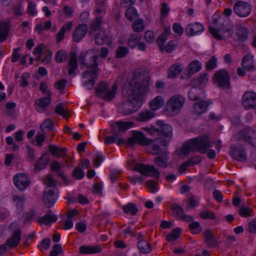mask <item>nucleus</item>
I'll use <instances>...</instances> for the list:
<instances>
[{
	"mask_svg": "<svg viewBox=\"0 0 256 256\" xmlns=\"http://www.w3.org/2000/svg\"><path fill=\"white\" fill-rule=\"evenodd\" d=\"M148 86V76L139 74L124 88L122 94L124 97L129 98L128 102L135 112L142 106V96L147 92Z\"/></svg>",
	"mask_w": 256,
	"mask_h": 256,
	"instance_id": "nucleus-1",
	"label": "nucleus"
},
{
	"mask_svg": "<svg viewBox=\"0 0 256 256\" xmlns=\"http://www.w3.org/2000/svg\"><path fill=\"white\" fill-rule=\"evenodd\" d=\"M212 146V142L210 140L208 136H201L188 141L183 146L182 152L186 155L188 154L191 151H196L201 154H205L208 148Z\"/></svg>",
	"mask_w": 256,
	"mask_h": 256,
	"instance_id": "nucleus-2",
	"label": "nucleus"
},
{
	"mask_svg": "<svg viewBox=\"0 0 256 256\" xmlns=\"http://www.w3.org/2000/svg\"><path fill=\"white\" fill-rule=\"evenodd\" d=\"M118 90V84L114 82L111 89L109 88L108 83L101 82L96 88L98 96L106 101H110L115 97Z\"/></svg>",
	"mask_w": 256,
	"mask_h": 256,
	"instance_id": "nucleus-3",
	"label": "nucleus"
},
{
	"mask_svg": "<svg viewBox=\"0 0 256 256\" xmlns=\"http://www.w3.org/2000/svg\"><path fill=\"white\" fill-rule=\"evenodd\" d=\"M230 76L228 70L222 69L214 73L212 80L214 84L221 90H229L230 88Z\"/></svg>",
	"mask_w": 256,
	"mask_h": 256,
	"instance_id": "nucleus-4",
	"label": "nucleus"
},
{
	"mask_svg": "<svg viewBox=\"0 0 256 256\" xmlns=\"http://www.w3.org/2000/svg\"><path fill=\"white\" fill-rule=\"evenodd\" d=\"M184 98L181 95L172 96L166 103V111L172 116L176 115L180 112L184 104Z\"/></svg>",
	"mask_w": 256,
	"mask_h": 256,
	"instance_id": "nucleus-5",
	"label": "nucleus"
},
{
	"mask_svg": "<svg viewBox=\"0 0 256 256\" xmlns=\"http://www.w3.org/2000/svg\"><path fill=\"white\" fill-rule=\"evenodd\" d=\"M236 141L244 140L256 148V132L252 128H246L234 135Z\"/></svg>",
	"mask_w": 256,
	"mask_h": 256,
	"instance_id": "nucleus-6",
	"label": "nucleus"
},
{
	"mask_svg": "<svg viewBox=\"0 0 256 256\" xmlns=\"http://www.w3.org/2000/svg\"><path fill=\"white\" fill-rule=\"evenodd\" d=\"M168 144L167 140H163L162 138H158L154 140L149 139L146 146L149 152L153 155H159L164 151L162 147L166 146Z\"/></svg>",
	"mask_w": 256,
	"mask_h": 256,
	"instance_id": "nucleus-7",
	"label": "nucleus"
},
{
	"mask_svg": "<svg viewBox=\"0 0 256 256\" xmlns=\"http://www.w3.org/2000/svg\"><path fill=\"white\" fill-rule=\"evenodd\" d=\"M156 136H161L163 140H167L168 142L172 136V129L170 125L166 124L162 120L156 122Z\"/></svg>",
	"mask_w": 256,
	"mask_h": 256,
	"instance_id": "nucleus-8",
	"label": "nucleus"
},
{
	"mask_svg": "<svg viewBox=\"0 0 256 256\" xmlns=\"http://www.w3.org/2000/svg\"><path fill=\"white\" fill-rule=\"evenodd\" d=\"M79 59L82 64L91 68H98V56L94 54L92 51H88L84 54H81Z\"/></svg>",
	"mask_w": 256,
	"mask_h": 256,
	"instance_id": "nucleus-9",
	"label": "nucleus"
},
{
	"mask_svg": "<svg viewBox=\"0 0 256 256\" xmlns=\"http://www.w3.org/2000/svg\"><path fill=\"white\" fill-rule=\"evenodd\" d=\"M134 170L142 175L152 176L156 178H158L160 174L159 171L152 165L138 164L134 166Z\"/></svg>",
	"mask_w": 256,
	"mask_h": 256,
	"instance_id": "nucleus-10",
	"label": "nucleus"
},
{
	"mask_svg": "<svg viewBox=\"0 0 256 256\" xmlns=\"http://www.w3.org/2000/svg\"><path fill=\"white\" fill-rule=\"evenodd\" d=\"M252 7L248 2L242 1H238L234 6V12L238 16L245 18L250 15L251 12Z\"/></svg>",
	"mask_w": 256,
	"mask_h": 256,
	"instance_id": "nucleus-11",
	"label": "nucleus"
},
{
	"mask_svg": "<svg viewBox=\"0 0 256 256\" xmlns=\"http://www.w3.org/2000/svg\"><path fill=\"white\" fill-rule=\"evenodd\" d=\"M209 32L211 34L212 36L218 40H221L224 38L225 36L224 35L226 33H227V37L230 38L232 36L233 32L232 28L230 26H227L224 24H222V28L218 30H216L212 27L208 28Z\"/></svg>",
	"mask_w": 256,
	"mask_h": 256,
	"instance_id": "nucleus-12",
	"label": "nucleus"
},
{
	"mask_svg": "<svg viewBox=\"0 0 256 256\" xmlns=\"http://www.w3.org/2000/svg\"><path fill=\"white\" fill-rule=\"evenodd\" d=\"M242 104L246 110L256 108V94L254 92H246L242 97Z\"/></svg>",
	"mask_w": 256,
	"mask_h": 256,
	"instance_id": "nucleus-13",
	"label": "nucleus"
},
{
	"mask_svg": "<svg viewBox=\"0 0 256 256\" xmlns=\"http://www.w3.org/2000/svg\"><path fill=\"white\" fill-rule=\"evenodd\" d=\"M230 154L232 158L238 161L242 162L246 159L244 148L240 145H232L230 147Z\"/></svg>",
	"mask_w": 256,
	"mask_h": 256,
	"instance_id": "nucleus-14",
	"label": "nucleus"
},
{
	"mask_svg": "<svg viewBox=\"0 0 256 256\" xmlns=\"http://www.w3.org/2000/svg\"><path fill=\"white\" fill-rule=\"evenodd\" d=\"M96 70L91 68L82 74L83 78L86 79L84 84L86 86L88 90H91L94 86L95 80L97 78Z\"/></svg>",
	"mask_w": 256,
	"mask_h": 256,
	"instance_id": "nucleus-15",
	"label": "nucleus"
},
{
	"mask_svg": "<svg viewBox=\"0 0 256 256\" xmlns=\"http://www.w3.org/2000/svg\"><path fill=\"white\" fill-rule=\"evenodd\" d=\"M149 139H147L144 134L140 132H134L132 136L127 140V144L133 146L138 143L142 146H146Z\"/></svg>",
	"mask_w": 256,
	"mask_h": 256,
	"instance_id": "nucleus-16",
	"label": "nucleus"
},
{
	"mask_svg": "<svg viewBox=\"0 0 256 256\" xmlns=\"http://www.w3.org/2000/svg\"><path fill=\"white\" fill-rule=\"evenodd\" d=\"M204 242L210 248H218L220 244V242H218L215 238L212 232L210 230H206L203 232Z\"/></svg>",
	"mask_w": 256,
	"mask_h": 256,
	"instance_id": "nucleus-17",
	"label": "nucleus"
},
{
	"mask_svg": "<svg viewBox=\"0 0 256 256\" xmlns=\"http://www.w3.org/2000/svg\"><path fill=\"white\" fill-rule=\"evenodd\" d=\"M14 185L20 190L26 189L30 184L26 175L20 173L16 174L13 178Z\"/></svg>",
	"mask_w": 256,
	"mask_h": 256,
	"instance_id": "nucleus-18",
	"label": "nucleus"
},
{
	"mask_svg": "<svg viewBox=\"0 0 256 256\" xmlns=\"http://www.w3.org/2000/svg\"><path fill=\"white\" fill-rule=\"evenodd\" d=\"M168 152L164 150L159 156L155 158L154 162L157 166L166 168L168 164Z\"/></svg>",
	"mask_w": 256,
	"mask_h": 256,
	"instance_id": "nucleus-19",
	"label": "nucleus"
},
{
	"mask_svg": "<svg viewBox=\"0 0 256 256\" xmlns=\"http://www.w3.org/2000/svg\"><path fill=\"white\" fill-rule=\"evenodd\" d=\"M88 32V26L86 24H80L75 29L74 32L72 36L74 40L76 42H79L85 36Z\"/></svg>",
	"mask_w": 256,
	"mask_h": 256,
	"instance_id": "nucleus-20",
	"label": "nucleus"
},
{
	"mask_svg": "<svg viewBox=\"0 0 256 256\" xmlns=\"http://www.w3.org/2000/svg\"><path fill=\"white\" fill-rule=\"evenodd\" d=\"M42 201L47 208L53 206L56 201L54 192L53 189H46L42 196Z\"/></svg>",
	"mask_w": 256,
	"mask_h": 256,
	"instance_id": "nucleus-21",
	"label": "nucleus"
},
{
	"mask_svg": "<svg viewBox=\"0 0 256 256\" xmlns=\"http://www.w3.org/2000/svg\"><path fill=\"white\" fill-rule=\"evenodd\" d=\"M21 240V231L20 229H18L15 230L10 238H8L6 241V244L11 248L16 247Z\"/></svg>",
	"mask_w": 256,
	"mask_h": 256,
	"instance_id": "nucleus-22",
	"label": "nucleus"
},
{
	"mask_svg": "<svg viewBox=\"0 0 256 256\" xmlns=\"http://www.w3.org/2000/svg\"><path fill=\"white\" fill-rule=\"evenodd\" d=\"M204 30V26L198 23L194 22L189 24L186 29V33L188 36H194L202 32Z\"/></svg>",
	"mask_w": 256,
	"mask_h": 256,
	"instance_id": "nucleus-23",
	"label": "nucleus"
},
{
	"mask_svg": "<svg viewBox=\"0 0 256 256\" xmlns=\"http://www.w3.org/2000/svg\"><path fill=\"white\" fill-rule=\"evenodd\" d=\"M236 34L239 41L244 42L248 39V29L242 26L241 24H236Z\"/></svg>",
	"mask_w": 256,
	"mask_h": 256,
	"instance_id": "nucleus-24",
	"label": "nucleus"
},
{
	"mask_svg": "<svg viewBox=\"0 0 256 256\" xmlns=\"http://www.w3.org/2000/svg\"><path fill=\"white\" fill-rule=\"evenodd\" d=\"M69 56L68 60V74L70 75H72L78 68L76 54L75 52H72L70 53Z\"/></svg>",
	"mask_w": 256,
	"mask_h": 256,
	"instance_id": "nucleus-25",
	"label": "nucleus"
},
{
	"mask_svg": "<svg viewBox=\"0 0 256 256\" xmlns=\"http://www.w3.org/2000/svg\"><path fill=\"white\" fill-rule=\"evenodd\" d=\"M102 251V248L98 245L82 246L79 248V252L81 254H93L99 253Z\"/></svg>",
	"mask_w": 256,
	"mask_h": 256,
	"instance_id": "nucleus-26",
	"label": "nucleus"
},
{
	"mask_svg": "<svg viewBox=\"0 0 256 256\" xmlns=\"http://www.w3.org/2000/svg\"><path fill=\"white\" fill-rule=\"evenodd\" d=\"M253 56L252 55L244 56L242 60L241 65L246 70L252 71L254 70Z\"/></svg>",
	"mask_w": 256,
	"mask_h": 256,
	"instance_id": "nucleus-27",
	"label": "nucleus"
},
{
	"mask_svg": "<svg viewBox=\"0 0 256 256\" xmlns=\"http://www.w3.org/2000/svg\"><path fill=\"white\" fill-rule=\"evenodd\" d=\"M52 94L50 91L47 92V96L40 98L35 102V104L42 109L46 108L51 103V96Z\"/></svg>",
	"mask_w": 256,
	"mask_h": 256,
	"instance_id": "nucleus-28",
	"label": "nucleus"
},
{
	"mask_svg": "<svg viewBox=\"0 0 256 256\" xmlns=\"http://www.w3.org/2000/svg\"><path fill=\"white\" fill-rule=\"evenodd\" d=\"M48 149L50 153L53 156H56L58 158L60 157L66 158V148H60L53 145H49Z\"/></svg>",
	"mask_w": 256,
	"mask_h": 256,
	"instance_id": "nucleus-29",
	"label": "nucleus"
},
{
	"mask_svg": "<svg viewBox=\"0 0 256 256\" xmlns=\"http://www.w3.org/2000/svg\"><path fill=\"white\" fill-rule=\"evenodd\" d=\"M58 220V218L54 214H48L43 216H39L37 218L36 221L40 224H46L48 225L50 223L55 222Z\"/></svg>",
	"mask_w": 256,
	"mask_h": 256,
	"instance_id": "nucleus-30",
	"label": "nucleus"
},
{
	"mask_svg": "<svg viewBox=\"0 0 256 256\" xmlns=\"http://www.w3.org/2000/svg\"><path fill=\"white\" fill-rule=\"evenodd\" d=\"M10 24L8 22H0V42L5 40L8 37Z\"/></svg>",
	"mask_w": 256,
	"mask_h": 256,
	"instance_id": "nucleus-31",
	"label": "nucleus"
},
{
	"mask_svg": "<svg viewBox=\"0 0 256 256\" xmlns=\"http://www.w3.org/2000/svg\"><path fill=\"white\" fill-rule=\"evenodd\" d=\"M61 168L60 164L56 161L52 162L50 164V169L52 171L57 172L58 176L60 177L66 184H68L69 182L68 178L64 175L63 172L60 171Z\"/></svg>",
	"mask_w": 256,
	"mask_h": 256,
	"instance_id": "nucleus-32",
	"label": "nucleus"
},
{
	"mask_svg": "<svg viewBox=\"0 0 256 256\" xmlns=\"http://www.w3.org/2000/svg\"><path fill=\"white\" fill-rule=\"evenodd\" d=\"M118 111L124 115L128 114L135 112L130 103L128 101L123 102L118 106Z\"/></svg>",
	"mask_w": 256,
	"mask_h": 256,
	"instance_id": "nucleus-33",
	"label": "nucleus"
},
{
	"mask_svg": "<svg viewBox=\"0 0 256 256\" xmlns=\"http://www.w3.org/2000/svg\"><path fill=\"white\" fill-rule=\"evenodd\" d=\"M210 104V102L208 101H202L196 103L194 106V112L198 114L204 113Z\"/></svg>",
	"mask_w": 256,
	"mask_h": 256,
	"instance_id": "nucleus-34",
	"label": "nucleus"
},
{
	"mask_svg": "<svg viewBox=\"0 0 256 256\" xmlns=\"http://www.w3.org/2000/svg\"><path fill=\"white\" fill-rule=\"evenodd\" d=\"M202 64L198 60H194L190 62L188 65V74L191 76L194 73L200 71L202 69Z\"/></svg>",
	"mask_w": 256,
	"mask_h": 256,
	"instance_id": "nucleus-35",
	"label": "nucleus"
},
{
	"mask_svg": "<svg viewBox=\"0 0 256 256\" xmlns=\"http://www.w3.org/2000/svg\"><path fill=\"white\" fill-rule=\"evenodd\" d=\"M72 22H69L66 24L64 25L60 29V31L58 33L56 36V40L57 42H60L64 36V34L66 31V30L70 31L72 30Z\"/></svg>",
	"mask_w": 256,
	"mask_h": 256,
	"instance_id": "nucleus-36",
	"label": "nucleus"
},
{
	"mask_svg": "<svg viewBox=\"0 0 256 256\" xmlns=\"http://www.w3.org/2000/svg\"><path fill=\"white\" fill-rule=\"evenodd\" d=\"M154 116V112L150 110L142 112L138 114L137 120L139 122H146Z\"/></svg>",
	"mask_w": 256,
	"mask_h": 256,
	"instance_id": "nucleus-37",
	"label": "nucleus"
},
{
	"mask_svg": "<svg viewBox=\"0 0 256 256\" xmlns=\"http://www.w3.org/2000/svg\"><path fill=\"white\" fill-rule=\"evenodd\" d=\"M164 100L161 96H158L150 103V106L152 110L160 108L164 104Z\"/></svg>",
	"mask_w": 256,
	"mask_h": 256,
	"instance_id": "nucleus-38",
	"label": "nucleus"
},
{
	"mask_svg": "<svg viewBox=\"0 0 256 256\" xmlns=\"http://www.w3.org/2000/svg\"><path fill=\"white\" fill-rule=\"evenodd\" d=\"M138 248L140 252L144 254L149 253L152 250L150 244L144 240H141L138 241Z\"/></svg>",
	"mask_w": 256,
	"mask_h": 256,
	"instance_id": "nucleus-39",
	"label": "nucleus"
},
{
	"mask_svg": "<svg viewBox=\"0 0 256 256\" xmlns=\"http://www.w3.org/2000/svg\"><path fill=\"white\" fill-rule=\"evenodd\" d=\"M141 38V35L140 34H131L128 40V46L133 48L138 46L140 40Z\"/></svg>",
	"mask_w": 256,
	"mask_h": 256,
	"instance_id": "nucleus-40",
	"label": "nucleus"
},
{
	"mask_svg": "<svg viewBox=\"0 0 256 256\" xmlns=\"http://www.w3.org/2000/svg\"><path fill=\"white\" fill-rule=\"evenodd\" d=\"M122 210L126 214H130L131 215H135L138 212V208L134 203H128L123 206Z\"/></svg>",
	"mask_w": 256,
	"mask_h": 256,
	"instance_id": "nucleus-41",
	"label": "nucleus"
},
{
	"mask_svg": "<svg viewBox=\"0 0 256 256\" xmlns=\"http://www.w3.org/2000/svg\"><path fill=\"white\" fill-rule=\"evenodd\" d=\"M181 72L180 64H173L168 69V76L170 78H174L180 74Z\"/></svg>",
	"mask_w": 256,
	"mask_h": 256,
	"instance_id": "nucleus-42",
	"label": "nucleus"
},
{
	"mask_svg": "<svg viewBox=\"0 0 256 256\" xmlns=\"http://www.w3.org/2000/svg\"><path fill=\"white\" fill-rule=\"evenodd\" d=\"M202 92L200 88L192 87L188 93V98L191 100H196L199 99V95Z\"/></svg>",
	"mask_w": 256,
	"mask_h": 256,
	"instance_id": "nucleus-43",
	"label": "nucleus"
},
{
	"mask_svg": "<svg viewBox=\"0 0 256 256\" xmlns=\"http://www.w3.org/2000/svg\"><path fill=\"white\" fill-rule=\"evenodd\" d=\"M102 20V19L101 16H97L95 18L90 26V33L96 32L100 29Z\"/></svg>",
	"mask_w": 256,
	"mask_h": 256,
	"instance_id": "nucleus-44",
	"label": "nucleus"
},
{
	"mask_svg": "<svg viewBox=\"0 0 256 256\" xmlns=\"http://www.w3.org/2000/svg\"><path fill=\"white\" fill-rule=\"evenodd\" d=\"M132 30L136 32H140L144 30V21L142 18L137 19L132 24Z\"/></svg>",
	"mask_w": 256,
	"mask_h": 256,
	"instance_id": "nucleus-45",
	"label": "nucleus"
},
{
	"mask_svg": "<svg viewBox=\"0 0 256 256\" xmlns=\"http://www.w3.org/2000/svg\"><path fill=\"white\" fill-rule=\"evenodd\" d=\"M181 234L180 228H177L174 229L172 232L166 236V240L168 242H172L178 238Z\"/></svg>",
	"mask_w": 256,
	"mask_h": 256,
	"instance_id": "nucleus-46",
	"label": "nucleus"
},
{
	"mask_svg": "<svg viewBox=\"0 0 256 256\" xmlns=\"http://www.w3.org/2000/svg\"><path fill=\"white\" fill-rule=\"evenodd\" d=\"M125 14L126 18L130 21L133 20L138 16L136 9L133 6L128 8L126 11Z\"/></svg>",
	"mask_w": 256,
	"mask_h": 256,
	"instance_id": "nucleus-47",
	"label": "nucleus"
},
{
	"mask_svg": "<svg viewBox=\"0 0 256 256\" xmlns=\"http://www.w3.org/2000/svg\"><path fill=\"white\" fill-rule=\"evenodd\" d=\"M54 124L50 119L45 120L40 125V128L42 132H46V130H50L53 128Z\"/></svg>",
	"mask_w": 256,
	"mask_h": 256,
	"instance_id": "nucleus-48",
	"label": "nucleus"
},
{
	"mask_svg": "<svg viewBox=\"0 0 256 256\" xmlns=\"http://www.w3.org/2000/svg\"><path fill=\"white\" fill-rule=\"evenodd\" d=\"M54 110L57 114L62 115L64 118H68L70 116L68 112L64 108L62 103H58L56 106Z\"/></svg>",
	"mask_w": 256,
	"mask_h": 256,
	"instance_id": "nucleus-49",
	"label": "nucleus"
},
{
	"mask_svg": "<svg viewBox=\"0 0 256 256\" xmlns=\"http://www.w3.org/2000/svg\"><path fill=\"white\" fill-rule=\"evenodd\" d=\"M172 210L173 211L176 218L181 219L184 214V210L181 206L176 204L172 205Z\"/></svg>",
	"mask_w": 256,
	"mask_h": 256,
	"instance_id": "nucleus-50",
	"label": "nucleus"
},
{
	"mask_svg": "<svg viewBox=\"0 0 256 256\" xmlns=\"http://www.w3.org/2000/svg\"><path fill=\"white\" fill-rule=\"evenodd\" d=\"M51 26H52L51 22L50 20H48V21L44 22V23H40V24H38L35 28V30L36 31H39L40 32L39 34H40V32L44 30H48L51 28Z\"/></svg>",
	"mask_w": 256,
	"mask_h": 256,
	"instance_id": "nucleus-51",
	"label": "nucleus"
},
{
	"mask_svg": "<svg viewBox=\"0 0 256 256\" xmlns=\"http://www.w3.org/2000/svg\"><path fill=\"white\" fill-rule=\"evenodd\" d=\"M129 52L128 48L126 46H118L116 50V58H122Z\"/></svg>",
	"mask_w": 256,
	"mask_h": 256,
	"instance_id": "nucleus-52",
	"label": "nucleus"
},
{
	"mask_svg": "<svg viewBox=\"0 0 256 256\" xmlns=\"http://www.w3.org/2000/svg\"><path fill=\"white\" fill-rule=\"evenodd\" d=\"M44 183L47 186L46 189H56V181L50 175H48L44 178Z\"/></svg>",
	"mask_w": 256,
	"mask_h": 256,
	"instance_id": "nucleus-53",
	"label": "nucleus"
},
{
	"mask_svg": "<svg viewBox=\"0 0 256 256\" xmlns=\"http://www.w3.org/2000/svg\"><path fill=\"white\" fill-rule=\"evenodd\" d=\"M189 228L192 230V232L196 234L202 232V228L198 222H194L190 223L188 226Z\"/></svg>",
	"mask_w": 256,
	"mask_h": 256,
	"instance_id": "nucleus-54",
	"label": "nucleus"
},
{
	"mask_svg": "<svg viewBox=\"0 0 256 256\" xmlns=\"http://www.w3.org/2000/svg\"><path fill=\"white\" fill-rule=\"evenodd\" d=\"M48 164L46 160H44L42 156L39 158L35 164L34 170L39 172L44 168Z\"/></svg>",
	"mask_w": 256,
	"mask_h": 256,
	"instance_id": "nucleus-55",
	"label": "nucleus"
},
{
	"mask_svg": "<svg viewBox=\"0 0 256 256\" xmlns=\"http://www.w3.org/2000/svg\"><path fill=\"white\" fill-rule=\"evenodd\" d=\"M116 124L118 128L119 131L126 130L130 128L134 124V122L118 121L116 122Z\"/></svg>",
	"mask_w": 256,
	"mask_h": 256,
	"instance_id": "nucleus-56",
	"label": "nucleus"
},
{
	"mask_svg": "<svg viewBox=\"0 0 256 256\" xmlns=\"http://www.w3.org/2000/svg\"><path fill=\"white\" fill-rule=\"evenodd\" d=\"M17 208H22L24 206V204L25 200V198L24 196H18L17 195H14L12 198Z\"/></svg>",
	"mask_w": 256,
	"mask_h": 256,
	"instance_id": "nucleus-57",
	"label": "nucleus"
},
{
	"mask_svg": "<svg viewBox=\"0 0 256 256\" xmlns=\"http://www.w3.org/2000/svg\"><path fill=\"white\" fill-rule=\"evenodd\" d=\"M63 253V250L61 244H55L52 246V249L50 251L49 256H57L58 254Z\"/></svg>",
	"mask_w": 256,
	"mask_h": 256,
	"instance_id": "nucleus-58",
	"label": "nucleus"
},
{
	"mask_svg": "<svg viewBox=\"0 0 256 256\" xmlns=\"http://www.w3.org/2000/svg\"><path fill=\"white\" fill-rule=\"evenodd\" d=\"M200 216L202 219L214 220L216 218L214 214L210 210H204L200 214Z\"/></svg>",
	"mask_w": 256,
	"mask_h": 256,
	"instance_id": "nucleus-59",
	"label": "nucleus"
},
{
	"mask_svg": "<svg viewBox=\"0 0 256 256\" xmlns=\"http://www.w3.org/2000/svg\"><path fill=\"white\" fill-rule=\"evenodd\" d=\"M66 58V52L62 50H58L55 56V60L57 62H62L64 61Z\"/></svg>",
	"mask_w": 256,
	"mask_h": 256,
	"instance_id": "nucleus-60",
	"label": "nucleus"
},
{
	"mask_svg": "<svg viewBox=\"0 0 256 256\" xmlns=\"http://www.w3.org/2000/svg\"><path fill=\"white\" fill-rule=\"evenodd\" d=\"M108 39L104 34L99 33L95 38V42L98 45H102Z\"/></svg>",
	"mask_w": 256,
	"mask_h": 256,
	"instance_id": "nucleus-61",
	"label": "nucleus"
},
{
	"mask_svg": "<svg viewBox=\"0 0 256 256\" xmlns=\"http://www.w3.org/2000/svg\"><path fill=\"white\" fill-rule=\"evenodd\" d=\"M252 210L250 208L242 206L239 210V214L242 217H248L251 215Z\"/></svg>",
	"mask_w": 256,
	"mask_h": 256,
	"instance_id": "nucleus-62",
	"label": "nucleus"
},
{
	"mask_svg": "<svg viewBox=\"0 0 256 256\" xmlns=\"http://www.w3.org/2000/svg\"><path fill=\"white\" fill-rule=\"evenodd\" d=\"M84 171L80 168H76L73 170L72 175L77 180L82 179L84 176Z\"/></svg>",
	"mask_w": 256,
	"mask_h": 256,
	"instance_id": "nucleus-63",
	"label": "nucleus"
},
{
	"mask_svg": "<svg viewBox=\"0 0 256 256\" xmlns=\"http://www.w3.org/2000/svg\"><path fill=\"white\" fill-rule=\"evenodd\" d=\"M196 80L200 85L206 84L208 80V74L206 72H202L199 74Z\"/></svg>",
	"mask_w": 256,
	"mask_h": 256,
	"instance_id": "nucleus-64",
	"label": "nucleus"
}]
</instances>
